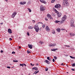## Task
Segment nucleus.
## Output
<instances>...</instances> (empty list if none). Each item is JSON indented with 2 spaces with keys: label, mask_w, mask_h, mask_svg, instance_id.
I'll use <instances>...</instances> for the list:
<instances>
[{
  "label": "nucleus",
  "mask_w": 75,
  "mask_h": 75,
  "mask_svg": "<svg viewBox=\"0 0 75 75\" xmlns=\"http://www.w3.org/2000/svg\"><path fill=\"white\" fill-rule=\"evenodd\" d=\"M48 69H45V71H47Z\"/></svg>",
  "instance_id": "nucleus-42"
},
{
  "label": "nucleus",
  "mask_w": 75,
  "mask_h": 75,
  "mask_svg": "<svg viewBox=\"0 0 75 75\" xmlns=\"http://www.w3.org/2000/svg\"><path fill=\"white\" fill-rule=\"evenodd\" d=\"M63 3V6L64 7L65 6H68L69 5V3L68 2V0H64Z\"/></svg>",
  "instance_id": "nucleus-1"
},
{
  "label": "nucleus",
  "mask_w": 75,
  "mask_h": 75,
  "mask_svg": "<svg viewBox=\"0 0 75 75\" xmlns=\"http://www.w3.org/2000/svg\"><path fill=\"white\" fill-rule=\"evenodd\" d=\"M34 28L36 32L37 33L38 32V31H39V28H38V25H35V27H34Z\"/></svg>",
  "instance_id": "nucleus-4"
},
{
  "label": "nucleus",
  "mask_w": 75,
  "mask_h": 75,
  "mask_svg": "<svg viewBox=\"0 0 75 75\" xmlns=\"http://www.w3.org/2000/svg\"><path fill=\"white\" fill-rule=\"evenodd\" d=\"M52 61L53 62H54L55 61V60H54V59H53Z\"/></svg>",
  "instance_id": "nucleus-51"
},
{
  "label": "nucleus",
  "mask_w": 75,
  "mask_h": 75,
  "mask_svg": "<svg viewBox=\"0 0 75 75\" xmlns=\"http://www.w3.org/2000/svg\"><path fill=\"white\" fill-rule=\"evenodd\" d=\"M65 46V47H67V45H64Z\"/></svg>",
  "instance_id": "nucleus-58"
},
{
  "label": "nucleus",
  "mask_w": 75,
  "mask_h": 75,
  "mask_svg": "<svg viewBox=\"0 0 75 75\" xmlns=\"http://www.w3.org/2000/svg\"><path fill=\"white\" fill-rule=\"evenodd\" d=\"M34 73L35 74H37V71H35L34 72Z\"/></svg>",
  "instance_id": "nucleus-43"
},
{
  "label": "nucleus",
  "mask_w": 75,
  "mask_h": 75,
  "mask_svg": "<svg viewBox=\"0 0 75 75\" xmlns=\"http://www.w3.org/2000/svg\"><path fill=\"white\" fill-rule=\"evenodd\" d=\"M45 30L47 31H50V29L48 26H47L45 28Z\"/></svg>",
  "instance_id": "nucleus-10"
},
{
  "label": "nucleus",
  "mask_w": 75,
  "mask_h": 75,
  "mask_svg": "<svg viewBox=\"0 0 75 75\" xmlns=\"http://www.w3.org/2000/svg\"><path fill=\"white\" fill-rule=\"evenodd\" d=\"M35 70H36V71H38V68L35 67Z\"/></svg>",
  "instance_id": "nucleus-37"
},
{
  "label": "nucleus",
  "mask_w": 75,
  "mask_h": 75,
  "mask_svg": "<svg viewBox=\"0 0 75 75\" xmlns=\"http://www.w3.org/2000/svg\"><path fill=\"white\" fill-rule=\"evenodd\" d=\"M28 10L29 12H31V10L30 8H28Z\"/></svg>",
  "instance_id": "nucleus-23"
},
{
  "label": "nucleus",
  "mask_w": 75,
  "mask_h": 75,
  "mask_svg": "<svg viewBox=\"0 0 75 75\" xmlns=\"http://www.w3.org/2000/svg\"><path fill=\"white\" fill-rule=\"evenodd\" d=\"M27 35H30V33H27Z\"/></svg>",
  "instance_id": "nucleus-50"
},
{
  "label": "nucleus",
  "mask_w": 75,
  "mask_h": 75,
  "mask_svg": "<svg viewBox=\"0 0 75 75\" xmlns=\"http://www.w3.org/2000/svg\"><path fill=\"white\" fill-rule=\"evenodd\" d=\"M1 53H3V51L1 50Z\"/></svg>",
  "instance_id": "nucleus-48"
},
{
  "label": "nucleus",
  "mask_w": 75,
  "mask_h": 75,
  "mask_svg": "<svg viewBox=\"0 0 75 75\" xmlns=\"http://www.w3.org/2000/svg\"><path fill=\"white\" fill-rule=\"evenodd\" d=\"M39 43H40V44H42L44 43V42H42L41 41H40L39 42Z\"/></svg>",
  "instance_id": "nucleus-27"
},
{
  "label": "nucleus",
  "mask_w": 75,
  "mask_h": 75,
  "mask_svg": "<svg viewBox=\"0 0 75 75\" xmlns=\"http://www.w3.org/2000/svg\"><path fill=\"white\" fill-rule=\"evenodd\" d=\"M45 7L42 6H40V11H44L45 10Z\"/></svg>",
  "instance_id": "nucleus-6"
},
{
  "label": "nucleus",
  "mask_w": 75,
  "mask_h": 75,
  "mask_svg": "<svg viewBox=\"0 0 75 75\" xmlns=\"http://www.w3.org/2000/svg\"><path fill=\"white\" fill-rule=\"evenodd\" d=\"M57 49H51V51H55L56 50H57Z\"/></svg>",
  "instance_id": "nucleus-19"
},
{
  "label": "nucleus",
  "mask_w": 75,
  "mask_h": 75,
  "mask_svg": "<svg viewBox=\"0 0 75 75\" xmlns=\"http://www.w3.org/2000/svg\"><path fill=\"white\" fill-rule=\"evenodd\" d=\"M3 23H0V24H1L2 25H3Z\"/></svg>",
  "instance_id": "nucleus-52"
},
{
  "label": "nucleus",
  "mask_w": 75,
  "mask_h": 75,
  "mask_svg": "<svg viewBox=\"0 0 75 75\" xmlns=\"http://www.w3.org/2000/svg\"><path fill=\"white\" fill-rule=\"evenodd\" d=\"M47 59H48L49 60H50V57H47Z\"/></svg>",
  "instance_id": "nucleus-35"
},
{
  "label": "nucleus",
  "mask_w": 75,
  "mask_h": 75,
  "mask_svg": "<svg viewBox=\"0 0 75 75\" xmlns=\"http://www.w3.org/2000/svg\"><path fill=\"white\" fill-rule=\"evenodd\" d=\"M50 61H52V60L51 59H50Z\"/></svg>",
  "instance_id": "nucleus-60"
},
{
  "label": "nucleus",
  "mask_w": 75,
  "mask_h": 75,
  "mask_svg": "<svg viewBox=\"0 0 75 75\" xmlns=\"http://www.w3.org/2000/svg\"><path fill=\"white\" fill-rule=\"evenodd\" d=\"M70 57L72 59H75V57L72 56H70Z\"/></svg>",
  "instance_id": "nucleus-22"
},
{
  "label": "nucleus",
  "mask_w": 75,
  "mask_h": 75,
  "mask_svg": "<svg viewBox=\"0 0 75 75\" xmlns=\"http://www.w3.org/2000/svg\"><path fill=\"white\" fill-rule=\"evenodd\" d=\"M27 52L28 54H30V53H31V52L28 50L27 51Z\"/></svg>",
  "instance_id": "nucleus-33"
},
{
  "label": "nucleus",
  "mask_w": 75,
  "mask_h": 75,
  "mask_svg": "<svg viewBox=\"0 0 75 75\" xmlns=\"http://www.w3.org/2000/svg\"><path fill=\"white\" fill-rule=\"evenodd\" d=\"M20 4H22L23 5H24V4H26V2H21L20 3Z\"/></svg>",
  "instance_id": "nucleus-16"
},
{
  "label": "nucleus",
  "mask_w": 75,
  "mask_h": 75,
  "mask_svg": "<svg viewBox=\"0 0 75 75\" xmlns=\"http://www.w3.org/2000/svg\"><path fill=\"white\" fill-rule=\"evenodd\" d=\"M61 65H64V64L62 63V64H61Z\"/></svg>",
  "instance_id": "nucleus-61"
},
{
  "label": "nucleus",
  "mask_w": 75,
  "mask_h": 75,
  "mask_svg": "<svg viewBox=\"0 0 75 75\" xmlns=\"http://www.w3.org/2000/svg\"><path fill=\"white\" fill-rule=\"evenodd\" d=\"M67 16L64 15V16L62 18V21H61V23H63L64 22L65 20H66V19H67Z\"/></svg>",
  "instance_id": "nucleus-2"
},
{
  "label": "nucleus",
  "mask_w": 75,
  "mask_h": 75,
  "mask_svg": "<svg viewBox=\"0 0 75 75\" xmlns=\"http://www.w3.org/2000/svg\"><path fill=\"white\" fill-rule=\"evenodd\" d=\"M45 20H46V21H48V19H47V18H45Z\"/></svg>",
  "instance_id": "nucleus-40"
},
{
  "label": "nucleus",
  "mask_w": 75,
  "mask_h": 75,
  "mask_svg": "<svg viewBox=\"0 0 75 75\" xmlns=\"http://www.w3.org/2000/svg\"><path fill=\"white\" fill-rule=\"evenodd\" d=\"M45 62H46V63H47V64H50V62H49L48 60H45Z\"/></svg>",
  "instance_id": "nucleus-15"
},
{
  "label": "nucleus",
  "mask_w": 75,
  "mask_h": 75,
  "mask_svg": "<svg viewBox=\"0 0 75 75\" xmlns=\"http://www.w3.org/2000/svg\"><path fill=\"white\" fill-rule=\"evenodd\" d=\"M75 63H73V64H72V67H75Z\"/></svg>",
  "instance_id": "nucleus-34"
},
{
  "label": "nucleus",
  "mask_w": 75,
  "mask_h": 75,
  "mask_svg": "<svg viewBox=\"0 0 75 75\" xmlns=\"http://www.w3.org/2000/svg\"><path fill=\"white\" fill-rule=\"evenodd\" d=\"M39 72V71H36V72H37V73H38Z\"/></svg>",
  "instance_id": "nucleus-54"
},
{
  "label": "nucleus",
  "mask_w": 75,
  "mask_h": 75,
  "mask_svg": "<svg viewBox=\"0 0 75 75\" xmlns=\"http://www.w3.org/2000/svg\"><path fill=\"white\" fill-rule=\"evenodd\" d=\"M66 65L67 66V67H68V65H67V64Z\"/></svg>",
  "instance_id": "nucleus-62"
},
{
  "label": "nucleus",
  "mask_w": 75,
  "mask_h": 75,
  "mask_svg": "<svg viewBox=\"0 0 75 75\" xmlns=\"http://www.w3.org/2000/svg\"><path fill=\"white\" fill-rule=\"evenodd\" d=\"M71 70H72V71H75V69H72Z\"/></svg>",
  "instance_id": "nucleus-41"
},
{
  "label": "nucleus",
  "mask_w": 75,
  "mask_h": 75,
  "mask_svg": "<svg viewBox=\"0 0 75 75\" xmlns=\"http://www.w3.org/2000/svg\"><path fill=\"white\" fill-rule=\"evenodd\" d=\"M33 23H35V21H34V20H33Z\"/></svg>",
  "instance_id": "nucleus-49"
},
{
  "label": "nucleus",
  "mask_w": 75,
  "mask_h": 75,
  "mask_svg": "<svg viewBox=\"0 0 75 75\" xmlns=\"http://www.w3.org/2000/svg\"><path fill=\"white\" fill-rule=\"evenodd\" d=\"M55 0H53L51 1V3H54V2H55Z\"/></svg>",
  "instance_id": "nucleus-30"
},
{
  "label": "nucleus",
  "mask_w": 75,
  "mask_h": 75,
  "mask_svg": "<svg viewBox=\"0 0 75 75\" xmlns=\"http://www.w3.org/2000/svg\"><path fill=\"white\" fill-rule=\"evenodd\" d=\"M70 34L71 36H74L75 35L74 33H71Z\"/></svg>",
  "instance_id": "nucleus-18"
},
{
  "label": "nucleus",
  "mask_w": 75,
  "mask_h": 75,
  "mask_svg": "<svg viewBox=\"0 0 75 75\" xmlns=\"http://www.w3.org/2000/svg\"><path fill=\"white\" fill-rule=\"evenodd\" d=\"M61 15H62V14L61 13H60L57 14L58 16V17H61Z\"/></svg>",
  "instance_id": "nucleus-20"
},
{
  "label": "nucleus",
  "mask_w": 75,
  "mask_h": 75,
  "mask_svg": "<svg viewBox=\"0 0 75 75\" xmlns=\"http://www.w3.org/2000/svg\"><path fill=\"white\" fill-rule=\"evenodd\" d=\"M54 58L55 59H57V57L56 56L54 57Z\"/></svg>",
  "instance_id": "nucleus-32"
},
{
  "label": "nucleus",
  "mask_w": 75,
  "mask_h": 75,
  "mask_svg": "<svg viewBox=\"0 0 75 75\" xmlns=\"http://www.w3.org/2000/svg\"><path fill=\"white\" fill-rule=\"evenodd\" d=\"M55 12L57 14H58L59 13V12H58L57 10H56V11H55Z\"/></svg>",
  "instance_id": "nucleus-24"
},
{
  "label": "nucleus",
  "mask_w": 75,
  "mask_h": 75,
  "mask_svg": "<svg viewBox=\"0 0 75 75\" xmlns=\"http://www.w3.org/2000/svg\"><path fill=\"white\" fill-rule=\"evenodd\" d=\"M65 29H63V28H62L61 29V30H65Z\"/></svg>",
  "instance_id": "nucleus-39"
},
{
  "label": "nucleus",
  "mask_w": 75,
  "mask_h": 75,
  "mask_svg": "<svg viewBox=\"0 0 75 75\" xmlns=\"http://www.w3.org/2000/svg\"><path fill=\"white\" fill-rule=\"evenodd\" d=\"M6 68H8V69H10V67H7Z\"/></svg>",
  "instance_id": "nucleus-38"
},
{
  "label": "nucleus",
  "mask_w": 75,
  "mask_h": 75,
  "mask_svg": "<svg viewBox=\"0 0 75 75\" xmlns=\"http://www.w3.org/2000/svg\"><path fill=\"white\" fill-rule=\"evenodd\" d=\"M13 61L14 62H17L18 60H13Z\"/></svg>",
  "instance_id": "nucleus-28"
},
{
  "label": "nucleus",
  "mask_w": 75,
  "mask_h": 75,
  "mask_svg": "<svg viewBox=\"0 0 75 75\" xmlns=\"http://www.w3.org/2000/svg\"><path fill=\"white\" fill-rule=\"evenodd\" d=\"M67 74H68L69 73L67 72Z\"/></svg>",
  "instance_id": "nucleus-63"
},
{
  "label": "nucleus",
  "mask_w": 75,
  "mask_h": 75,
  "mask_svg": "<svg viewBox=\"0 0 75 75\" xmlns=\"http://www.w3.org/2000/svg\"><path fill=\"white\" fill-rule=\"evenodd\" d=\"M59 22H60V21H55V23H58Z\"/></svg>",
  "instance_id": "nucleus-29"
},
{
  "label": "nucleus",
  "mask_w": 75,
  "mask_h": 75,
  "mask_svg": "<svg viewBox=\"0 0 75 75\" xmlns=\"http://www.w3.org/2000/svg\"><path fill=\"white\" fill-rule=\"evenodd\" d=\"M24 66H25V67H26V64H25L23 63V67H24Z\"/></svg>",
  "instance_id": "nucleus-26"
},
{
  "label": "nucleus",
  "mask_w": 75,
  "mask_h": 75,
  "mask_svg": "<svg viewBox=\"0 0 75 75\" xmlns=\"http://www.w3.org/2000/svg\"><path fill=\"white\" fill-rule=\"evenodd\" d=\"M28 46L29 47V48H30V49H32L33 48V45H28Z\"/></svg>",
  "instance_id": "nucleus-13"
},
{
  "label": "nucleus",
  "mask_w": 75,
  "mask_h": 75,
  "mask_svg": "<svg viewBox=\"0 0 75 75\" xmlns=\"http://www.w3.org/2000/svg\"><path fill=\"white\" fill-rule=\"evenodd\" d=\"M47 17L48 18H50V19H52L51 16V15H50L49 14H47Z\"/></svg>",
  "instance_id": "nucleus-8"
},
{
  "label": "nucleus",
  "mask_w": 75,
  "mask_h": 75,
  "mask_svg": "<svg viewBox=\"0 0 75 75\" xmlns=\"http://www.w3.org/2000/svg\"><path fill=\"white\" fill-rule=\"evenodd\" d=\"M67 47H70V46L67 45Z\"/></svg>",
  "instance_id": "nucleus-53"
},
{
  "label": "nucleus",
  "mask_w": 75,
  "mask_h": 75,
  "mask_svg": "<svg viewBox=\"0 0 75 75\" xmlns=\"http://www.w3.org/2000/svg\"><path fill=\"white\" fill-rule=\"evenodd\" d=\"M40 1L41 3H44V4H46V3H47L44 0H40Z\"/></svg>",
  "instance_id": "nucleus-12"
},
{
  "label": "nucleus",
  "mask_w": 75,
  "mask_h": 75,
  "mask_svg": "<svg viewBox=\"0 0 75 75\" xmlns=\"http://www.w3.org/2000/svg\"><path fill=\"white\" fill-rule=\"evenodd\" d=\"M38 24H42H42H43V23H42V22H38Z\"/></svg>",
  "instance_id": "nucleus-31"
},
{
  "label": "nucleus",
  "mask_w": 75,
  "mask_h": 75,
  "mask_svg": "<svg viewBox=\"0 0 75 75\" xmlns=\"http://www.w3.org/2000/svg\"><path fill=\"white\" fill-rule=\"evenodd\" d=\"M6 1H8V0H5Z\"/></svg>",
  "instance_id": "nucleus-59"
},
{
  "label": "nucleus",
  "mask_w": 75,
  "mask_h": 75,
  "mask_svg": "<svg viewBox=\"0 0 75 75\" xmlns=\"http://www.w3.org/2000/svg\"><path fill=\"white\" fill-rule=\"evenodd\" d=\"M60 6V5L59 4H57L54 6L55 8H58V7H59Z\"/></svg>",
  "instance_id": "nucleus-11"
},
{
  "label": "nucleus",
  "mask_w": 75,
  "mask_h": 75,
  "mask_svg": "<svg viewBox=\"0 0 75 75\" xmlns=\"http://www.w3.org/2000/svg\"><path fill=\"white\" fill-rule=\"evenodd\" d=\"M8 31L9 34H11V33H12V31H11V29H8Z\"/></svg>",
  "instance_id": "nucleus-14"
},
{
  "label": "nucleus",
  "mask_w": 75,
  "mask_h": 75,
  "mask_svg": "<svg viewBox=\"0 0 75 75\" xmlns=\"http://www.w3.org/2000/svg\"><path fill=\"white\" fill-rule=\"evenodd\" d=\"M32 65H33V64H32V63H31V64H30V65H31V66H32Z\"/></svg>",
  "instance_id": "nucleus-55"
},
{
  "label": "nucleus",
  "mask_w": 75,
  "mask_h": 75,
  "mask_svg": "<svg viewBox=\"0 0 75 75\" xmlns=\"http://www.w3.org/2000/svg\"><path fill=\"white\" fill-rule=\"evenodd\" d=\"M20 66H22V67H23V64H20Z\"/></svg>",
  "instance_id": "nucleus-46"
},
{
  "label": "nucleus",
  "mask_w": 75,
  "mask_h": 75,
  "mask_svg": "<svg viewBox=\"0 0 75 75\" xmlns=\"http://www.w3.org/2000/svg\"><path fill=\"white\" fill-rule=\"evenodd\" d=\"M67 16L64 15V16L62 18V21H61V23H63L64 22L65 20H66V19H67Z\"/></svg>",
  "instance_id": "nucleus-3"
},
{
  "label": "nucleus",
  "mask_w": 75,
  "mask_h": 75,
  "mask_svg": "<svg viewBox=\"0 0 75 75\" xmlns=\"http://www.w3.org/2000/svg\"><path fill=\"white\" fill-rule=\"evenodd\" d=\"M32 67H33V66H34V64H33L32 65Z\"/></svg>",
  "instance_id": "nucleus-57"
},
{
  "label": "nucleus",
  "mask_w": 75,
  "mask_h": 75,
  "mask_svg": "<svg viewBox=\"0 0 75 75\" xmlns=\"http://www.w3.org/2000/svg\"><path fill=\"white\" fill-rule=\"evenodd\" d=\"M56 30L57 32H58V33H59L61 30H60V29L59 28H57Z\"/></svg>",
  "instance_id": "nucleus-17"
},
{
  "label": "nucleus",
  "mask_w": 75,
  "mask_h": 75,
  "mask_svg": "<svg viewBox=\"0 0 75 75\" xmlns=\"http://www.w3.org/2000/svg\"><path fill=\"white\" fill-rule=\"evenodd\" d=\"M55 45H56L55 44L54 45L51 43H49V47H53L54 46H55Z\"/></svg>",
  "instance_id": "nucleus-9"
},
{
  "label": "nucleus",
  "mask_w": 75,
  "mask_h": 75,
  "mask_svg": "<svg viewBox=\"0 0 75 75\" xmlns=\"http://www.w3.org/2000/svg\"><path fill=\"white\" fill-rule=\"evenodd\" d=\"M34 74H35V73H33V75H34Z\"/></svg>",
  "instance_id": "nucleus-64"
},
{
  "label": "nucleus",
  "mask_w": 75,
  "mask_h": 75,
  "mask_svg": "<svg viewBox=\"0 0 75 75\" xmlns=\"http://www.w3.org/2000/svg\"><path fill=\"white\" fill-rule=\"evenodd\" d=\"M52 34H55V31H54V30H53L52 32Z\"/></svg>",
  "instance_id": "nucleus-25"
},
{
  "label": "nucleus",
  "mask_w": 75,
  "mask_h": 75,
  "mask_svg": "<svg viewBox=\"0 0 75 75\" xmlns=\"http://www.w3.org/2000/svg\"><path fill=\"white\" fill-rule=\"evenodd\" d=\"M33 69H35V67H33L32 68Z\"/></svg>",
  "instance_id": "nucleus-44"
},
{
  "label": "nucleus",
  "mask_w": 75,
  "mask_h": 75,
  "mask_svg": "<svg viewBox=\"0 0 75 75\" xmlns=\"http://www.w3.org/2000/svg\"><path fill=\"white\" fill-rule=\"evenodd\" d=\"M9 40L11 41V40H12V39H11V38H9Z\"/></svg>",
  "instance_id": "nucleus-47"
},
{
  "label": "nucleus",
  "mask_w": 75,
  "mask_h": 75,
  "mask_svg": "<svg viewBox=\"0 0 75 75\" xmlns=\"http://www.w3.org/2000/svg\"><path fill=\"white\" fill-rule=\"evenodd\" d=\"M15 52H12V54H15Z\"/></svg>",
  "instance_id": "nucleus-45"
},
{
  "label": "nucleus",
  "mask_w": 75,
  "mask_h": 75,
  "mask_svg": "<svg viewBox=\"0 0 75 75\" xmlns=\"http://www.w3.org/2000/svg\"><path fill=\"white\" fill-rule=\"evenodd\" d=\"M16 14H17V13L16 12H14L13 13L12 15L11 16V17L12 18H14V17H15V16H16Z\"/></svg>",
  "instance_id": "nucleus-7"
},
{
  "label": "nucleus",
  "mask_w": 75,
  "mask_h": 75,
  "mask_svg": "<svg viewBox=\"0 0 75 75\" xmlns=\"http://www.w3.org/2000/svg\"><path fill=\"white\" fill-rule=\"evenodd\" d=\"M28 28L29 29H32V28H33V27L31 26H29Z\"/></svg>",
  "instance_id": "nucleus-21"
},
{
  "label": "nucleus",
  "mask_w": 75,
  "mask_h": 75,
  "mask_svg": "<svg viewBox=\"0 0 75 75\" xmlns=\"http://www.w3.org/2000/svg\"><path fill=\"white\" fill-rule=\"evenodd\" d=\"M70 23L71 27H74V19H71L70 21Z\"/></svg>",
  "instance_id": "nucleus-5"
},
{
  "label": "nucleus",
  "mask_w": 75,
  "mask_h": 75,
  "mask_svg": "<svg viewBox=\"0 0 75 75\" xmlns=\"http://www.w3.org/2000/svg\"><path fill=\"white\" fill-rule=\"evenodd\" d=\"M19 49H20L21 48V47H19Z\"/></svg>",
  "instance_id": "nucleus-56"
},
{
  "label": "nucleus",
  "mask_w": 75,
  "mask_h": 75,
  "mask_svg": "<svg viewBox=\"0 0 75 75\" xmlns=\"http://www.w3.org/2000/svg\"><path fill=\"white\" fill-rule=\"evenodd\" d=\"M42 27V28H44L45 27V25H43Z\"/></svg>",
  "instance_id": "nucleus-36"
}]
</instances>
